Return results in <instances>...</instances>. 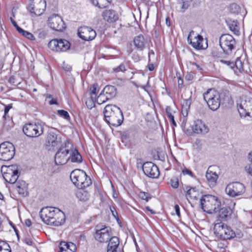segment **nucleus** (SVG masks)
Here are the masks:
<instances>
[{
	"instance_id": "nucleus-1",
	"label": "nucleus",
	"mask_w": 252,
	"mask_h": 252,
	"mask_svg": "<svg viewBox=\"0 0 252 252\" xmlns=\"http://www.w3.org/2000/svg\"><path fill=\"white\" fill-rule=\"evenodd\" d=\"M39 215L42 221L48 225L58 226L65 222L64 214L57 208H43L39 212Z\"/></svg>"
},
{
	"instance_id": "nucleus-2",
	"label": "nucleus",
	"mask_w": 252,
	"mask_h": 252,
	"mask_svg": "<svg viewBox=\"0 0 252 252\" xmlns=\"http://www.w3.org/2000/svg\"><path fill=\"white\" fill-rule=\"evenodd\" d=\"M106 122L113 126H120L124 120L122 110L115 105H107L103 111Z\"/></svg>"
},
{
	"instance_id": "nucleus-3",
	"label": "nucleus",
	"mask_w": 252,
	"mask_h": 252,
	"mask_svg": "<svg viewBox=\"0 0 252 252\" xmlns=\"http://www.w3.org/2000/svg\"><path fill=\"white\" fill-rule=\"evenodd\" d=\"M202 209L209 214L217 212L221 205V202L218 197L207 194L200 199Z\"/></svg>"
},
{
	"instance_id": "nucleus-4",
	"label": "nucleus",
	"mask_w": 252,
	"mask_h": 252,
	"mask_svg": "<svg viewBox=\"0 0 252 252\" xmlns=\"http://www.w3.org/2000/svg\"><path fill=\"white\" fill-rule=\"evenodd\" d=\"M70 178L72 183L80 189L88 187L92 184L90 177L83 170H74L70 173Z\"/></svg>"
},
{
	"instance_id": "nucleus-5",
	"label": "nucleus",
	"mask_w": 252,
	"mask_h": 252,
	"mask_svg": "<svg viewBox=\"0 0 252 252\" xmlns=\"http://www.w3.org/2000/svg\"><path fill=\"white\" fill-rule=\"evenodd\" d=\"M214 233L220 239H231L236 236L231 228L222 222H218L215 224Z\"/></svg>"
},
{
	"instance_id": "nucleus-6",
	"label": "nucleus",
	"mask_w": 252,
	"mask_h": 252,
	"mask_svg": "<svg viewBox=\"0 0 252 252\" xmlns=\"http://www.w3.org/2000/svg\"><path fill=\"white\" fill-rule=\"evenodd\" d=\"M19 169L17 164H12L9 166L3 165L1 168V172L5 182L10 183H15L20 175Z\"/></svg>"
},
{
	"instance_id": "nucleus-7",
	"label": "nucleus",
	"mask_w": 252,
	"mask_h": 252,
	"mask_svg": "<svg viewBox=\"0 0 252 252\" xmlns=\"http://www.w3.org/2000/svg\"><path fill=\"white\" fill-rule=\"evenodd\" d=\"M204 99L213 111L217 110L220 104V94L214 89H209L203 94Z\"/></svg>"
},
{
	"instance_id": "nucleus-8",
	"label": "nucleus",
	"mask_w": 252,
	"mask_h": 252,
	"mask_svg": "<svg viewBox=\"0 0 252 252\" xmlns=\"http://www.w3.org/2000/svg\"><path fill=\"white\" fill-rule=\"evenodd\" d=\"M23 131L28 137L36 138L41 135L44 132L43 126L37 123H28L23 127Z\"/></svg>"
},
{
	"instance_id": "nucleus-9",
	"label": "nucleus",
	"mask_w": 252,
	"mask_h": 252,
	"mask_svg": "<svg viewBox=\"0 0 252 252\" xmlns=\"http://www.w3.org/2000/svg\"><path fill=\"white\" fill-rule=\"evenodd\" d=\"M188 41L195 49H205L208 47L207 40L196 32H189Z\"/></svg>"
},
{
	"instance_id": "nucleus-10",
	"label": "nucleus",
	"mask_w": 252,
	"mask_h": 252,
	"mask_svg": "<svg viewBox=\"0 0 252 252\" xmlns=\"http://www.w3.org/2000/svg\"><path fill=\"white\" fill-rule=\"evenodd\" d=\"M15 155V147L9 142H4L0 144V160L9 161Z\"/></svg>"
},
{
	"instance_id": "nucleus-11",
	"label": "nucleus",
	"mask_w": 252,
	"mask_h": 252,
	"mask_svg": "<svg viewBox=\"0 0 252 252\" xmlns=\"http://www.w3.org/2000/svg\"><path fill=\"white\" fill-rule=\"evenodd\" d=\"M94 236L95 239L100 243L107 242L111 238V228L105 225H97Z\"/></svg>"
},
{
	"instance_id": "nucleus-12",
	"label": "nucleus",
	"mask_w": 252,
	"mask_h": 252,
	"mask_svg": "<svg viewBox=\"0 0 252 252\" xmlns=\"http://www.w3.org/2000/svg\"><path fill=\"white\" fill-rule=\"evenodd\" d=\"M246 190L244 185L239 182L229 183L225 188V192L229 196L235 197L242 195Z\"/></svg>"
},
{
	"instance_id": "nucleus-13",
	"label": "nucleus",
	"mask_w": 252,
	"mask_h": 252,
	"mask_svg": "<svg viewBox=\"0 0 252 252\" xmlns=\"http://www.w3.org/2000/svg\"><path fill=\"white\" fill-rule=\"evenodd\" d=\"M69 143L65 142L64 145H62L58 150L55 156V162L57 165H63L65 164L69 159L67 156L69 152Z\"/></svg>"
},
{
	"instance_id": "nucleus-14",
	"label": "nucleus",
	"mask_w": 252,
	"mask_h": 252,
	"mask_svg": "<svg viewBox=\"0 0 252 252\" xmlns=\"http://www.w3.org/2000/svg\"><path fill=\"white\" fill-rule=\"evenodd\" d=\"M236 41L234 37L228 33L223 34L220 38V45L223 52L229 54L234 49Z\"/></svg>"
},
{
	"instance_id": "nucleus-15",
	"label": "nucleus",
	"mask_w": 252,
	"mask_h": 252,
	"mask_svg": "<svg viewBox=\"0 0 252 252\" xmlns=\"http://www.w3.org/2000/svg\"><path fill=\"white\" fill-rule=\"evenodd\" d=\"M49 27L55 32H63L66 28V26L61 16L58 14H53L48 18Z\"/></svg>"
},
{
	"instance_id": "nucleus-16",
	"label": "nucleus",
	"mask_w": 252,
	"mask_h": 252,
	"mask_svg": "<svg viewBox=\"0 0 252 252\" xmlns=\"http://www.w3.org/2000/svg\"><path fill=\"white\" fill-rule=\"evenodd\" d=\"M46 7L45 0H30L28 8L31 13L40 16L43 13Z\"/></svg>"
},
{
	"instance_id": "nucleus-17",
	"label": "nucleus",
	"mask_w": 252,
	"mask_h": 252,
	"mask_svg": "<svg viewBox=\"0 0 252 252\" xmlns=\"http://www.w3.org/2000/svg\"><path fill=\"white\" fill-rule=\"evenodd\" d=\"M61 143V138L54 130H50L46 139L45 146L48 150L53 149Z\"/></svg>"
},
{
	"instance_id": "nucleus-18",
	"label": "nucleus",
	"mask_w": 252,
	"mask_h": 252,
	"mask_svg": "<svg viewBox=\"0 0 252 252\" xmlns=\"http://www.w3.org/2000/svg\"><path fill=\"white\" fill-rule=\"evenodd\" d=\"M144 174L151 178H157L159 175L158 168L152 162H146L142 166Z\"/></svg>"
},
{
	"instance_id": "nucleus-19",
	"label": "nucleus",
	"mask_w": 252,
	"mask_h": 252,
	"mask_svg": "<svg viewBox=\"0 0 252 252\" xmlns=\"http://www.w3.org/2000/svg\"><path fill=\"white\" fill-rule=\"evenodd\" d=\"M192 129L194 132L197 134H205L209 131L208 127L199 119L194 121Z\"/></svg>"
},
{
	"instance_id": "nucleus-20",
	"label": "nucleus",
	"mask_w": 252,
	"mask_h": 252,
	"mask_svg": "<svg viewBox=\"0 0 252 252\" xmlns=\"http://www.w3.org/2000/svg\"><path fill=\"white\" fill-rule=\"evenodd\" d=\"M240 109L244 110L246 115L252 116V98L247 97L245 99H242L239 105V111Z\"/></svg>"
},
{
	"instance_id": "nucleus-21",
	"label": "nucleus",
	"mask_w": 252,
	"mask_h": 252,
	"mask_svg": "<svg viewBox=\"0 0 252 252\" xmlns=\"http://www.w3.org/2000/svg\"><path fill=\"white\" fill-rule=\"evenodd\" d=\"M232 214V210L229 207H224L220 208L217 216V221H226L230 219Z\"/></svg>"
},
{
	"instance_id": "nucleus-22",
	"label": "nucleus",
	"mask_w": 252,
	"mask_h": 252,
	"mask_svg": "<svg viewBox=\"0 0 252 252\" xmlns=\"http://www.w3.org/2000/svg\"><path fill=\"white\" fill-rule=\"evenodd\" d=\"M102 17L105 21L109 23H113L119 19L118 13L114 10H105L102 13Z\"/></svg>"
},
{
	"instance_id": "nucleus-23",
	"label": "nucleus",
	"mask_w": 252,
	"mask_h": 252,
	"mask_svg": "<svg viewBox=\"0 0 252 252\" xmlns=\"http://www.w3.org/2000/svg\"><path fill=\"white\" fill-rule=\"evenodd\" d=\"M59 249V252H75L76 247L73 243L61 241L60 243Z\"/></svg>"
},
{
	"instance_id": "nucleus-24",
	"label": "nucleus",
	"mask_w": 252,
	"mask_h": 252,
	"mask_svg": "<svg viewBox=\"0 0 252 252\" xmlns=\"http://www.w3.org/2000/svg\"><path fill=\"white\" fill-rule=\"evenodd\" d=\"M210 167L207 171L206 177L209 186L213 188L217 184L218 176L215 172L210 170Z\"/></svg>"
},
{
	"instance_id": "nucleus-25",
	"label": "nucleus",
	"mask_w": 252,
	"mask_h": 252,
	"mask_svg": "<svg viewBox=\"0 0 252 252\" xmlns=\"http://www.w3.org/2000/svg\"><path fill=\"white\" fill-rule=\"evenodd\" d=\"M98 86L97 84H94L90 86V98L88 102H86V104L88 107H89L88 103H90L91 105L90 108H92L93 105L94 106V101L96 99V96L97 93L98 92Z\"/></svg>"
},
{
	"instance_id": "nucleus-26",
	"label": "nucleus",
	"mask_w": 252,
	"mask_h": 252,
	"mask_svg": "<svg viewBox=\"0 0 252 252\" xmlns=\"http://www.w3.org/2000/svg\"><path fill=\"white\" fill-rule=\"evenodd\" d=\"M17 190L19 194L24 197L29 194L28 184L24 181H19L17 183Z\"/></svg>"
},
{
	"instance_id": "nucleus-27",
	"label": "nucleus",
	"mask_w": 252,
	"mask_h": 252,
	"mask_svg": "<svg viewBox=\"0 0 252 252\" xmlns=\"http://www.w3.org/2000/svg\"><path fill=\"white\" fill-rule=\"evenodd\" d=\"M102 90L103 93H104L110 100L114 98L117 93L116 88L112 85L106 86Z\"/></svg>"
},
{
	"instance_id": "nucleus-28",
	"label": "nucleus",
	"mask_w": 252,
	"mask_h": 252,
	"mask_svg": "<svg viewBox=\"0 0 252 252\" xmlns=\"http://www.w3.org/2000/svg\"><path fill=\"white\" fill-rule=\"evenodd\" d=\"M134 44L137 49L142 51L145 47V39L142 34L136 36L133 40Z\"/></svg>"
},
{
	"instance_id": "nucleus-29",
	"label": "nucleus",
	"mask_w": 252,
	"mask_h": 252,
	"mask_svg": "<svg viewBox=\"0 0 252 252\" xmlns=\"http://www.w3.org/2000/svg\"><path fill=\"white\" fill-rule=\"evenodd\" d=\"M184 189L186 191L187 196H189L190 198H192L195 200H197L199 198L198 191H197L195 188L187 186Z\"/></svg>"
},
{
	"instance_id": "nucleus-30",
	"label": "nucleus",
	"mask_w": 252,
	"mask_h": 252,
	"mask_svg": "<svg viewBox=\"0 0 252 252\" xmlns=\"http://www.w3.org/2000/svg\"><path fill=\"white\" fill-rule=\"evenodd\" d=\"M58 52H64L70 48V43L65 39H61L58 40Z\"/></svg>"
},
{
	"instance_id": "nucleus-31",
	"label": "nucleus",
	"mask_w": 252,
	"mask_h": 252,
	"mask_svg": "<svg viewBox=\"0 0 252 252\" xmlns=\"http://www.w3.org/2000/svg\"><path fill=\"white\" fill-rule=\"evenodd\" d=\"M93 5L102 9L108 7L112 0H91Z\"/></svg>"
},
{
	"instance_id": "nucleus-32",
	"label": "nucleus",
	"mask_w": 252,
	"mask_h": 252,
	"mask_svg": "<svg viewBox=\"0 0 252 252\" xmlns=\"http://www.w3.org/2000/svg\"><path fill=\"white\" fill-rule=\"evenodd\" d=\"M69 159L72 162L80 163L82 161V156L76 149L72 151L70 157H69Z\"/></svg>"
},
{
	"instance_id": "nucleus-33",
	"label": "nucleus",
	"mask_w": 252,
	"mask_h": 252,
	"mask_svg": "<svg viewBox=\"0 0 252 252\" xmlns=\"http://www.w3.org/2000/svg\"><path fill=\"white\" fill-rule=\"evenodd\" d=\"M78 36L85 41H91L96 35V32H77Z\"/></svg>"
},
{
	"instance_id": "nucleus-34",
	"label": "nucleus",
	"mask_w": 252,
	"mask_h": 252,
	"mask_svg": "<svg viewBox=\"0 0 252 252\" xmlns=\"http://www.w3.org/2000/svg\"><path fill=\"white\" fill-rule=\"evenodd\" d=\"M226 23L231 32L239 31V24L237 21L227 19L226 20Z\"/></svg>"
},
{
	"instance_id": "nucleus-35",
	"label": "nucleus",
	"mask_w": 252,
	"mask_h": 252,
	"mask_svg": "<svg viewBox=\"0 0 252 252\" xmlns=\"http://www.w3.org/2000/svg\"><path fill=\"white\" fill-rule=\"evenodd\" d=\"M95 100L97 103L99 105H100L106 102L107 101L109 100L110 99L107 97V96L105 95L104 93H103V90H102L97 98H96Z\"/></svg>"
},
{
	"instance_id": "nucleus-36",
	"label": "nucleus",
	"mask_w": 252,
	"mask_h": 252,
	"mask_svg": "<svg viewBox=\"0 0 252 252\" xmlns=\"http://www.w3.org/2000/svg\"><path fill=\"white\" fill-rule=\"evenodd\" d=\"M119 245V240L117 237H111L109 240L108 248H110V247L113 248H118Z\"/></svg>"
},
{
	"instance_id": "nucleus-37",
	"label": "nucleus",
	"mask_w": 252,
	"mask_h": 252,
	"mask_svg": "<svg viewBox=\"0 0 252 252\" xmlns=\"http://www.w3.org/2000/svg\"><path fill=\"white\" fill-rule=\"evenodd\" d=\"M229 11L234 14H238L241 13V8L236 3H233L230 5Z\"/></svg>"
},
{
	"instance_id": "nucleus-38",
	"label": "nucleus",
	"mask_w": 252,
	"mask_h": 252,
	"mask_svg": "<svg viewBox=\"0 0 252 252\" xmlns=\"http://www.w3.org/2000/svg\"><path fill=\"white\" fill-rule=\"evenodd\" d=\"M179 3L181 5V11L184 12L191 4V1L188 0H179Z\"/></svg>"
},
{
	"instance_id": "nucleus-39",
	"label": "nucleus",
	"mask_w": 252,
	"mask_h": 252,
	"mask_svg": "<svg viewBox=\"0 0 252 252\" xmlns=\"http://www.w3.org/2000/svg\"><path fill=\"white\" fill-rule=\"evenodd\" d=\"M0 252H11L8 243L2 241H0Z\"/></svg>"
},
{
	"instance_id": "nucleus-40",
	"label": "nucleus",
	"mask_w": 252,
	"mask_h": 252,
	"mask_svg": "<svg viewBox=\"0 0 252 252\" xmlns=\"http://www.w3.org/2000/svg\"><path fill=\"white\" fill-rule=\"evenodd\" d=\"M58 40L53 39L51 40L48 43V47L52 50L58 52Z\"/></svg>"
},
{
	"instance_id": "nucleus-41",
	"label": "nucleus",
	"mask_w": 252,
	"mask_h": 252,
	"mask_svg": "<svg viewBox=\"0 0 252 252\" xmlns=\"http://www.w3.org/2000/svg\"><path fill=\"white\" fill-rule=\"evenodd\" d=\"M238 70V72H242L243 71V63L239 58H238L234 63V67Z\"/></svg>"
},
{
	"instance_id": "nucleus-42",
	"label": "nucleus",
	"mask_w": 252,
	"mask_h": 252,
	"mask_svg": "<svg viewBox=\"0 0 252 252\" xmlns=\"http://www.w3.org/2000/svg\"><path fill=\"white\" fill-rule=\"evenodd\" d=\"M139 197L141 199L148 201L151 198V195L148 192L141 191L139 193Z\"/></svg>"
},
{
	"instance_id": "nucleus-43",
	"label": "nucleus",
	"mask_w": 252,
	"mask_h": 252,
	"mask_svg": "<svg viewBox=\"0 0 252 252\" xmlns=\"http://www.w3.org/2000/svg\"><path fill=\"white\" fill-rule=\"evenodd\" d=\"M57 113L59 116L63 117L65 119L68 120L70 118L68 113L64 110H59Z\"/></svg>"
},
{
	"instance_id": "nucleus-44",
	"label": "nucleus",
	"mask_w": 252,
	"mask_h": 252,
	"mask_svg": "<svg viewBox=\"0 0 252 252\" xmlns=\"http://www.w3.org/2000/svg\"><path fill=\"white\" fill-rule=\"evenodd\" d=\"M169 184L173 188H177L179 186V181L178 178L176 177L171 178L170 180Z\"/></svg>"
},
{
	"instance_id": "nucleus-45",
	"label": "nucleus",
	"mask_w": 252,
	"mask_h": 252,
	"mask_svg": "<svg viewBox=\"0 0 252 252\" xmlns=\"http://www.w3.org/2000/svg\"><path fill=\"white\" fill-rule=\"evenodd\" d=\"M191 99L190 98L184 99L182 104V106L186 109H189L191 104Z\"/></svg>"
},
{
	"instance_id": "nucleus-46",
	"label": "nucleus",
	"mask_w": 252,
	"mask_h": 252,
	"mask_svg": "<svg viewBox=\"0 0 252 252\" xmlns=\"http://www.w3.org/2000/svg\"><path fill=\"white\" fill-rule=\"evenodd\" d=\"M77 32H95L91 28L85 26H81L78 29Z\"/></svg>"
},
{
	"instance_id": "nucleus-47",
	"label": "nucleus",
	"mask_w": 252,
	"mask_h": 252,
	"mask_svg": "<svg viewBox=\"0 0 252 252\" xmlns=\"http://www.w3.org/2000/svg\"><path fill=\"white\" fill-rule=\"evenodd\" d=\"M20 33H22V35L23 36H24L31 40H34L35 39L34 36L32 34V32H20Z\"/></svg>"
},
{
	"instance_id": "nucleus-48",
	"label": "nucleus",
	"mask_w": 252,
	"mask_h": 252,
	"mask_svg": "<svg viewBox=\"0 0 252 252\" xmlns=\"http://www.w3.org/2000/svg\"><path fill=\"white\" fill-rule=\"evenodd\" d=\"M114 70L115 72L125 71V70H126V64L123 63L118 67L114 68Z\"/></svg>"
},
{
	"instance_id": "nucleus-49",
	"label": "nucleus",
	"mask_w": 252,
	"mask_h": 252,
	"mask_svg": "<svg viewBox=\"0 0 252 252\" xmlns=\"http://www.w3.org/2000/svg\"><path fill=\"white\" fill-rule=\"evenodd\" d=\"M220 62L226 64L231 68H234V63L230 61H225L224 60H221Z\"/></svg>"
},
{
	"instance_id": "nucleus-50",
	"label": "nucleus",
	"mask_w": 252,
	"mask_h": 252,
	"mask_svg": "<svg viewBox=\"0 0 252 252\" xmlns=\"http://www.w3.org/2000/svg\"><path fill=\"white\" fill-rule=\"evenodd\" d=\"M194 77V74L192 72H188L185 75V79L186 81H192Z\"/></svg>"
},
{
	"instance_id": "nucleus-51",
	"label": "nucleus",
	"mask_w": 252,
	"mask_h": 252,
	"mask_svg": "<svg viewBox=\"0 0 252 252\" xmlns=\"http://www.w3.org/2000/svg\"><path fill=\"white\" fill-rule=\"evenodd\" d=\"M11 108H12V106L10 105H8L5 106V107L4 108V114L3 116V118L6 119V116H7V114L8 113L9 110Z\"/></svg>"
},
{
	"instance_id": "nucleus-52",
	"label": "nucleus",
	"mask_w": 252,
	"mask_h": 252,
	"mask_svg": "<svg viewBox=\"0 0 252 252\" xmlns=\"http://www.w3.org/2000/svg\"><path fill=\"white\" fill-rule=\"evenodd\" d=\"M110 211L112 214V215L115 218H118V213L116 210L114 206H110Z\"/></svg>"
},
{
	"instance_id": "nucleus-53",
	"label": "nucleus",
	"mask_w": 252,
	"mask_h": 252,
	"mask_svg": "<svg viewBox=\"0 0 252 252\" xmlns=\"http://www.w3.org/2000/svg\"><path fill=\"white\" fill-rule=\"evenodd\" d=\"M171 123L174 126H177L176 123L174 120V116L172 115V114H170L169 116L168 117Z\"/></svg>"
},
{
	"instance_id": "nucleus-54",
	"label": "nucleus",
	"mask_w": 252,
	"mask_h": 252,
	"mask_svg": "<svg viewBox=\"0 0 252 252\" xmlns=\"http://www.w3.org/2000/svg\"><path fill=\"white\" fill-rule=\"evenodd\" d=\"M25 243L29 245V246H32L33 245V241L30 238H25L24 239Z\"/></svg>"
},
{
	"instance_id": "nucleus-55",
	"label": "nucleus",
	"mask_w": 252,
	"mask_h": 252,
	"mask_svg": "<svg viewBox=\"0 0 252 252\" xmlns=\"http://www.w3.org/2000/svg\"><path fill=\"white\" fill-rule=\"evenodd\" d=\"M246 172L250 175L252 176V166H246L245 168Z\"/></svg>"
},
{
	"instance_id": "nucleus-56",
	"label": "nucleus",
	"mask_w": 252,
	"mask_h": 252,
	"mask_svg": "<svg viewBox=\"0 0 252 252\" xmlns=\"http://www.w3.org/2000/svg\"><path fill=\"white\" fill-rule=\"evenodd\" d=\"M174 209L175 210L176 213L178 217H180V207L177 204L175 205L174 206Z\"/></svg>"
},
{
	"instance_id": "nucleus-57",
	"label": "nucleus",
	"mask_w": 252,
	"mask_h": 252,
	"mask_svg": "<svg viewBox=\"0 0 252 252\" xmlns=\"http://www.w3.org/2000/svg\"><path fill=\"white\" fill-rule=\"evenodd\" d=\"M107 252H120V251L118 250V248H113L110 247V248H107Z\"/></svg>"
},
{
	"instance_id": "nucleus-58",
	"label": "nucleus",
	"mask_w": 252,
	"mask_h": 252,
	"mask_svg": "<svg viewBox=\"0 0 252 252\" xmlns=\"http://www.w3.org/2000/svg\"><path fill=\"white\" fill-rule=\"evenodd\" d=\"M183 173L184 175L185 174H188L190 175L191 176H192V172L188 169H185L183 170Z\"/></svg>"
},
{
	"instance_id": "nucleus-59",
	"label": "nucleus",
	"mask_w": 252,
	"mask_h": 252,
	"mask_svg": "<svg viewBox=\"0 0 252 252\" xmlns=\"http://www.w3.org/2000/svg\"><path fill=\"white\" fill-rule=\"evenodd\" d=\"M13 26L15 27L17 31L18 32H26L25 31H24V30H23L22 29H21L16 23H14V24H13Z\"/></svg>"
},
{
	"instance_id": "nucleus-60",
	"label": "nucleus",
	"mask_w": 252,
	"mask_h": 252,
	"mask_svg": "<svg viewBox=\"0 0 252 252\" xmlns=\"http://www.w3.org/2000/svg\"><path fill=\"white\" fill-rule=\"evenodd\" d=\"M49 103L50 105L57 104V100L56 99L52 98V99L49 101Z\"/></svg>"
},
{
	"instance_id": "nucleus-61",
	"label": "nucleus",
	"mask_w": 252,
	"mask_h": 252,
	"mask_svg": "<svg viewBox=\"0 0 252 252\" xmlns=\"http://www.w3.org/2000/svg\"><path fill=\"white\" fill-rule=\"evenodd\" d=\"M25 223L26 225V226L29 227L32 225V221H31V220L27 219L25 220Z\"/></svg>"
},
{
	"instance_id": "nucleus-62",
	"label": "nucleus",
	"mask_w": 252,
	"mask_h": 252,
	"mask_svg": "<svg viewBox=\"0 0 252 252\" xmlns=\"http://www.w3.org/2000/svg\"><path fill=\"white\" fill-rule=\"evenodd\" d=\"M171 108L169 106H167L166 108V112L167 115V117L169 116L170 114H172L171 112Z\"/></svg>"
},
{
	"instance_id": "nucleus-63",
	"label": "nucleus",
	"mask_w": 252,
	"mask_h": 252,
	"mask_svg": "<svg viewBox=\"0 0 252 252\" xmlns=\"http://www.w3.org/2000/svg\"><path fill=\"white\" fill-rule=\"evenodd\" d=\"M82 195H83L82 193L81 192H78L76 195L77 196L78 198H79L80 199V200H85V199L84 198H82Z\"/></svg>"
},
{
	"instance_id": "nucleus-64",
	"label": "nucleus",
	"mask_w": 252,
	"mask_h": 252,
	"mask_svg": "<svg viewBox=\"0 0 252 252\" xmlns=\"http://www.w3.org/2000/svg\"><path fill=\"white\" fill-rule=\"evenodd\" d=\"M248 159L249 161L252 163V152L249 154Z\"/></svg>"
}]
</instances>
